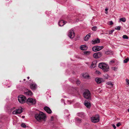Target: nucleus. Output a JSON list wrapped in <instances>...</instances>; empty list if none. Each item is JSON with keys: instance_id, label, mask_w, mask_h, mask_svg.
I'll return each mask as SVG.
<instances>
[{"instance_id": "obj_1", "label": "nucleus", "mask_w": 129, "mask_h": 129, "mask_svg": "<svg viewBox=\"0 0 129 129\" xmlns=\"http://www.w3.org/2000/svg\"><path fill=\"white\" fill-rule=\"evenodd\" d=\"M98 67L102 69L104 72H106L109 70V66L104 62L99 63L98 65Z\"/></svg>"}, {"instance_id": "obj_2", "label": "nucleus", "mask_w": 129, "mask_h": 129, "mask_svg": "<svg viewBox=\"0 0 129 129\" xmlns=\"http://www.w3.org/2000/svg\"><path fill=\"white\" fill-rule=\"evenodd\" d=\"M35 117L37 120L39 121L44 119L45 118V116L43 112H40L39 114H36Z\"/></svg>"}, {"instance_id": "obj_3", "label": "nucleus", "mask_w": 129, "mask_h": 129, "mask_svg": "<svg viewBox=\"0 0 129 129\" xmlns=\"http://www.w3.org/2000/svg\"><path fill=\"white\" fill-rule=\"evenodd\" d=\"M18 98L19 102L21 104H23L26 102L27 99L26 97L23 95H20L19 96Z\"/></svg>"}, {"instance_id": "obj_4", "label": "nucleus", "mask_w": 129, "mask_h": 129, "mask_svg": "<svg viewBox=\"0 0 129 129\" xmlns=\"http://www.w3.org/2000/svg\"><path fill=\"white\" fill-rule=\"evenodd\" d=\"M84 97L86 99H90L91 98V93L88 89L86 90L83 93Z\"/></svg>"}, {"instance_id": "obj_5", "label": "nucleus", "mask_w": 129, "mask_h": 129, "mask_svg": "<svg viewBox=\"0 0 129 129\" xmlns=\"http://www.w3.org/2000/svg\"><path fill=\"white\" fill-rule=\"evenodd\" d=\"M91 120L93 123H96L98 122L100 120V117L99 115H96L91 118Z\"/></svg>"}, {"instance_id": "obj_6", "label": "nucleus", "mask_w": 129, "mask_h": 129, "mask_svg": "<svg viewBox=\"0 0 129 129\" xmlns=\"http://www.w3.org/2000/svg\"><path fill=\"white\" fill-rule=\"evenodd\" d=\"M26 102L28 104H31L32 105L35 104L36 103V100L35 99H33L31 98H28L26 100Z\"/></svg>"}, {"instance_id": "obj_7", "label": "nucleus", "mask_w": 129, "mask_h": 129, "mask_svg": "<svg viewBox=\"0 0 129 129\" xmlns=\"http://www.w3.org/2000/svg\"><path fill=\"white\" fill-rule=\"evenodd\" d=\"M68 35L70 38L72 39L74 37L75 33L73 30L71 29L68 31Z\"/></svg>"}, {"instance_id": "obj_8", "label": "nucleus", "mask_w": 129, "mask_h": 129, "mask_svg": "<svg viewBox=\"0 0 129 129\" xmlns=\"http://www.w3.org/2000/svg\"><path fill=\"white\" fill-rule=\"evenodd\" d=\"M103 48L104 47L103 46H94L92 48V50L96 52L101 50L103 49Z\"/></svg>"}, {"instance_id": "obj_9", "label": "nucleus", "mask_w": 129, "mask_h": 129, "mask_svg": "<svg viewBox=\"0 0 129 129\" xmlns=\"http://www.w3.org/2000/svg\"><path fill=\"white\" fill-rule=\"evenodd\" d=\"M102 55V53L100 52L94 53L93 55V56L94 58L97 59L100 57Z\"/></svg>"}, {"instance_id": "obj_10", "label": "nucleus", "mask_w": 129, "mask_h": 129, "mask_svg": "<svg viewBox=\"0 0 129 129\" xmlns=\"http://www.w3.org/2000/svg\"><path fill=\"white\" fill-rule=\"evenodd\" d=\"M22 112V109H19L15 110L12 112V114H16L21 113Z\"/></svg>"}, {"instance_id": "obj_11", "label": "nucleus", "mask_w": 129, "mask_h": 129, "mask_svg": "<svg viewBox=\"0 0 129 129\" xmlns=\"http://www.w3.org/2000/svg\"><path fill=\"white\" fill-rule=\"evenodd\" d=\"M44 110L48 113L50 114L52 112V111L49 107L45 106L44 108Z\"/></svg>"}, {"instance_id": "obj_12", "label": "nucleus", "mask_w": 129, "mask_h": 129, "mask_svg": "<svg viewBox=\"0 0 129 129\" xmlns=\"http://www.w3.org/2000/svg\"><path fill=\"white\" fill-rule=\"evenodd\" d=\"M66 22L63 20H61L59 21L58 24L60 26H63L65 24Z\"/></svg>"}, {"instance_id": "obj_13", "label": "nucleus", "mask_w": 129, "mask_h": 129, "mask_svg": "<svg viewBox=\"0 0 129 129\" xmlns=\"http://www.w3.org/2000/svg\"><path fill=\"white\" fill-rule=\"evenodd\" d=\"M84 104L87 108H89L91 106L90 104V102L86 100L85 101Z\"/></svg>"}, {"instance_id": "obj_14", "label": "nucleus", "mask_w": 129, "mask_h": 129, "mask_svg": "<svg viewBox=\"0 0 129 129\" xmlns=\"http://www.w3.org/2000/svg\"><path fill=\"white\" fill-rule=\"evenodd\" d=\"M100 40L98 38H97L95 40H93L92 41V44H95L96 43H98L100 42Z\"/></svg>"}, {"instance_id": "obj_15", "label": "nucleus", "mask_w": 129, "mask_h": 129, "mask_svg": "<svg viewBox=\"0 0 129 129\" xmlns=\"http://www.w3.org/2000/svg\"><path fill=\"white\" fill-rule=\"evenodd\" d=\"M30 86L31 89L33 90H35L37 88V85L35 83L32 84L30 85Z\"/></svg>"}, {"instance_id": "obj_16", "label": "nucleus", "mask_w": 129, "mask_h": 129, "mask_svg": "<svg viewBox=\"0 0 129 129\" xmlns=\"http://www.w3.org/2000/svg\"><path fill=\"white\" fill-rule=\"evenodd\" d=\"M95 81L98 84L100 83L103 81L102 79L101 78H96L95 79Z\"/></svg>"}, {"instance_id": "obj_17", "label": "nucleus", "mask_w": 129, "mask_h": 129, "mask_svg": "<svg viewBox=\"0 0 129 129\" xmlns=\"http://www.w3.org/2000/svg\"><path fill=\"white\" fill-rule=\"evenodd\" d=\"M77 115L81 117H83L84 116V114L83 112H80L77 113Z\"/></svg>"}, {"instance_id": "obj_18", "label": "nucleus", "mask_w": 129, "mask_h": 129, "mask_svg": "<svg viewBox=\"0 0 129 129\" xmlns=\"http://www.w3.org/2000/svg\"><path fill=\"white\" fill-rule=\"evenodd\" d=\"M97 62L96 61H93L92 62V64L90 66V68L91 69L93 68L96 67V63Z\"/></svg>"}, {"instance_id": "obj_19", "label": "nucleus", "mask_w": 129, "mask_h": 129, "mask_svg": "<svg viewBox=\"0 0 129 129\" xmlns=\"http://www.w3.org/2000/svg\"><path fill=\"white\" fill-rule=\"evenodd\" d=\"M24 93L27 96H31L33 94L32 93L30 90H28V91L25 92Z\"/></svg>"}, {"instance_id": "obj_20", "label": "nucleus", "mask_w": 129, "mask_h": 129, "mask_svg": "<svg viewBox=\"0 0 129 129\" xmlns=\"http://www.w3.org/2000/svg\"><path fill=\"white\" fill-rule=\"evenodd\" d=\"M87 49V47L85 45H81L80 47V49L82 50H85Z\"/></svg>"}, {"instance_id": "obj_21", "label": "nucleus", "mask_w": 129, "mask_h": 129, "mask_svg": "<svg viewBox=\"0 0 129 129\" xmlns=\"http://www.w3.org/2000/svg\"><path fill=\"white\" fill-rule=\"evenodd\" d=\"M90 37V34H88L84 38V40L85 41H87Z\"/></svg>"}, {"instance_id": "obj_22", "label": "nucleus", "mask_w": 129, "mask_h": 129, "mask_svg": "<svg viewBox=\"0 0 129 129\" xmlns=\"http://www.w3.org/2000/svg\"><path fill=\"white\" fill-rule=\"evenodd\" d=\"M75 120L76 122L79 123H80L82 122L81 119L78 117H75Z\"/></svg>"}, {"instance_id": "obj_23", "label": "nucleus", "mask_w": 129, "mask_h": 129, "mask_svg": "<svg viewBox=\"0 0 129 129\" xmlns=\"http://www.w3.org/2000/svg\"><path fill=\"white\" fill-rule=\"evenodd\" d=\"M90 53V52L89 51H85L83 52V54L85 55H88Z\"/></svg>"}, {"instance_id": "obj_24", "label": "nucleus", "mask_w": 129, "mask_h": 129, "mask_svg": "<svg viewBox=\"0 0 129 129\" xmlns=\"http://www.w3.org/2000/svg\"><path fill=\"white\" fill-rule=\"evenodd\" d=\"M119 21H122L123 22H125L126 21V19L125 18L123 17L119 19Z\"/></svg>"}, {"instance_id": "obj_25", "label": "nucleus", "mask_w": 129, "mask_h": 129, "mask_svg": "<svg viewBox=\"0 0 129 129\" xmlns=\"http://www.w3.org/2000/svg\"><path fill=\"white\" fill-rule=\"evenodd\" d=\"M83 77L84 78H88L89 77V76L88 75V74H83Z\"/></svg>"}, {"instance_id": "obj_26", "label": "nucleus", "mask_w": 129, "mask_h": 129, "mask_svg": "<svg viewBox=\"0 0 129 129\" xmlns=\"http://www.w3.org/2000/svg\"><path fill=\"white\" fill-rule=\"evenodd\" d=\"M107 84L108 85H110V87H112L113 86V84L111 82H108L107 83Z\"/></svg>"}, {"instance_id": "obj_27", "label": "nucleus", "mask_w": 129, "mask_h": 129, "mask_svg": "<svg viewBox=\"0 0 129 129\" xmlns=\"http://www.w3.org/2000/svg\"><path fill=\"white\" fill-rule=\"evenodd\" d=\"M129 60V59L128 58H126L123 60V62L124 63H126Z\"/></svg>"}, {"instance_id": "obj_28", "label": "nucleus", "mask_w": 129, "mask_h": 129, "mask_svg": "<svg viewBox=\"0 0 129 129\" xmlns=\"http://www.w3.org/2000/svg\"><path fill=\"white\" fill-rule=\"evenodd\" d=\"M21 127L24 128H26V126L25 124L24 123H22L21 124Z\"/></svg>"}, {"instance_id": "obj_29", "label": "nucleus", "mask_w": 129, "mask_h": 129, "mask_svg": "<svg viewBox=\"0 0 129 129\" xmlns=\"http://www.w3.org/2000/svg\"><path fill=\"white\" fill-rule=\"evenodd\" d=\"M104 76L105 78L106 79H108L109 77V76L107 74H106L104 75Z\"/></svg>"}, {"instance_id": "obj_30", "label": "nucleus", "mask_w": 129, "mask_h": 129, "mask_svg": "<svg viewBox=\"0 0 129 129\" xmlns=\"http://www.w3.org/2000/svg\"><path fill=\"white\" fill-rule=\"evenodd\" d=\"M122 38L124 39H128V37L126 35H124L123 36Z\"/></svg>"}, {"instance_id": "obj_31", "label": "nucleus", "mask_w": 129, "mask_h": 129, "mask_svg": "<svg viewBox=\"0 0 129 129\" xmlns=\"http://www.w3.org/2000/svg\"><path fill=\"white\" fill-rule=\"evenodd\" d=\"M111 69L112 70L115 71H117V68L115 67H112Z\"/></svg>"}, {"instance_id": "obj_32", "label": "nucleus", "mask_w": 129, "mask_h": 129, "mask_svg": "<svg viewBox=\"0 0 129 129\" xmlns=\"http://www.w3.org/2000/svg\"><path fill=\"white\" fill-rule=\"evenodd\" d=\"M115 29L120 30V27L118 26L116 28H115Z\"/></svg>"}, {"instance_id": "obj_33", "label": "nucleus", "mask_w": 129, "mask_h": 129, "mask_svg": "<svg viewBox=\"0 0 129 129\" xmlns=\"http://www.w3.org/2000/svg\"><path fill=\"white\" fill-rule=\"evenodd\" d=\"M96 26H93L92 28V29L93 31H96Z\"/></svg>"}, {"instance_id": "obj_34", "label": "nucleus", "mask_w": 129, "mask_h": 129, "mask_svg": "<svg viewBox=\"0 0 129 129\" xmlns=\"http://www.w3.org/2000/svg\"><path fill=\"white\" fill-rule=\"evenodd\" d=\"M126 83H127V84L129 85V80L126 79L125 80Z\"/></svg>"}, {"instance_id": "obj_35", "label": "nucleus", "mask_w": 129, "mask_h": 129, "mask_svg": "<svg viewBox=\"0 0 129 129\" xmlns=\"http://www.w3.org/2000/svg\"><path fill=\"white\" fill-rule=\"evenodd\" d=\"M80 83V82L79 80H77L76 81V83L77 85L79 84Z\"/></svg>"}, {"instance_id": "obj_36", "label": "nucleus", "mask_w": 129, "mask_h": 129, "mask_svg": "<svg viewBox=\"0 0 129 129\" xmlns=\"http://www.w3.org/2000/svg\"><path fill=\"white\" fill-rule=\"evenodd\" d=\"M95 72L96 74H100L101 73V72L98 71H95Z\"/></svg>"}, {"instance_id": "obj_37", "label": "nucleus", "mask_w": 129, "mask_h": 129, "mask_svg": "<svg viewBox=\"0 0 129 129\" xmlns=\"http://www.w3.org/2000/svg\"><path fill=\"white\" fill-rule=\"evenodd\" d=\"M114 31V30H112L109 31V34H112Z\"/></svg>"}, {"instance_id": "obj_38", "label": "nucleus", "mask_w": 129, "mask_h": 129, "mask_svg": "<svg viewBox=\"0 0 129 129\" xmlns=\"http://www.w3.org/2000/svg\"><path fill=\"white\" fill-rule=\"evenodd\" d=\"M114 62H115V61H114L113 60H112L110 61V64H112V63H114Z\"/></svg>"}, {"instance_id": "obj_39", "label": "nucleus", "mask_w": 129, "mask_h": 129, "mask_svg": "<svg viewBox=\"0 0 129 129\" xmlns=\"http://www.w3.org/2000/svg\"><path fill=\"white\" fill-rule=\"evenodd\" d=\"M121 125V124L119 122L116 124V126L117 127Z\"/></svg>"}, {"instance_id": "obj_40", "label": "nucleus", "mask_w": 129, "mask_h": 129, "mask_svg": "<svg viewBox=\"0 0 129 129\" xmlns=\"http://www.w3.org/2000/svg\"><path fill=\"white\" fill-rule=\"evenodd\" d=\"M113 24V21H111L110 22V24L111 25H112Z\"/></svg>"}, {"instance_id": "obj_41", "label": "nucleus", "mask_w": 129, "mask_h": 129, "mask_svg": "<svg viewBox=\"0 0 129 129\" xmlns=\"http://www.w3.org/2000/svg\"><path fill=\"white\" fill-rule=\"evenodd\" d=\"M112 126L114 129H115L116 128V127L114 124H113L112 125Z\"/></svg>"}, {"instance_id": "obj_42", "label": "nucleus", "mask_w": 129, "mask_h": 129, "mask_svg": "<svg viewBox=\"0 0 129 129\" xmlns=\"http://www.w3.org/2000/svg\"><path fill=\"white\" fill-rule=\"evenodd\" d=\"M108 10V8H106L105 9V10L106 11H107Z\"/></svg>"}, {"instance_id": "obj_43", "label": "nucleus", "mask_w": 129, "mask_h": 129, "mask_svg": "<svg viewBox=\"0 0 129 129\" xmlns=\"http://www.w3.org/2000/svg\"><path fill=\"white\" fill-rule=\"evenodd\" d=\"M25 116H22V117L23 118H24Z\"/></svg>"}, {"instance_id": "obj_44", "label": "nucleus", "mask_w": 129, "mask_h": 129, "mask_svg": "<svg viewBox=\"0 0 129 129\" xmlns=\"http://www.w3.org/2000/svg\"><path fill=\"white\" fill-rule=\"evenodd\" d=\"M27 78L28 79H29V77H27Z\"/></svg>"}, {"instance_id": "obj_45", "label": "nucleus", "mask_w": 129, "mask_h": 129, "mask_svg": "<svg viewBox=\"0 0 129 129\" xmlns=\"http://www.w3.org/2000/svg\"><path fill=\"white\" fill-rule=\"evenodd\" d=\"M108 12L107 11V12H106V13L107 14H108Z\"/></svg>"}, {"instance_id": "obj_46", "label": "nucleus", "mask_w": 129, "mask_h": 129, "mask_svg": "<svg viewBox=\"0 0 129 129\" xmlns=\"http://www.w3.org/2000/svg\"><path fill=\"white\" fill-rule=\"evenodd\" d=\"M108 52H106V54H108Z\"/></svg>"}, {"instance_id": "obj_47", "label": "nucleus", "mask_w": 129, "mask_h": 129, "mask_svg": "<svg viewBox=\"0 0 129 129\" xmlns=\"http://www.w3.org/2000/svg\"><path fill=\"white\" fill-rule=\"evenodd\" d=\"M23 80H24V81H25V79H23Z\"/></svg>"}, {"instance_id": "obj_48", "label": "nucleus", "mask_w": 129, "mask_h": 129, "mask_svg": "<svg viewBox=\"0 0 129 129\" xmlns=\"http://www.w3.org/2000/svg\"><path fill=\"white\" fill-rule=\"evenodd\" d=\"M128 112H129V109H128Z\"/></svg>"}]
</instances>
